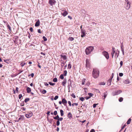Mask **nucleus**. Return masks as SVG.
<instances>
[{"label": "nucleus", "mask_w": 132, "mask_h": 132, "mask_svg": "<svg viewBox=\"0 0 132 132\" xmlns=\"http://www.w3.org/2000/svg\"><path fill=\"white\" fill-rule=\"evenodd\" d=\"M99 71L98 69L97 68H94L93 69L92 72V76L95 78H97L99 75Z\"/></svg>", "instance_id": "nucleus-1"}, {"label": "nucleus", "mask_w": 132, "mask_h": 132, "mask_svg": "<svg viewBox=\"0 0 132 132\" xmlns=\"http://www.w3.org/2000/svg\"><path fill=\"white\" fill-rule=\"evenodd\" d=\"M94 49L92 46H89L87 47L85 50V52L87 55H88Z\"/></svg>", "instance_id": "nucleus-2"}, {"label": "nucleus", "mask_w": 132, "mask_h": 132, "mask_svg": "<svg viewBox=\"0 0 132 132\" xmlns=\"http://www.w3.org/2000/svg\"><path fill=\"white\" fill-rule=\"evenodd\" d=\"M86 67L87 69H90L91 66L90 60L88 59H87L86 60Z\"/></svg>", "instance_id": "nucleus-3"}, {"label": "nucleus", "mask_w": 132, "mask_h": 132, "mask_svg": "<svg viewBox=\"0 0 132 132\" xmlns=\"http://www.w3.org/2000/svg\"><path fill=\"white\" fill-rule=\"evenodd\" d=\"M126 1H127V3L125 8L126 10H128L130 7V3L128 0H126Z\"/></svg>", "instance_id": "nucleus-4"}, {"label": "nucleus", "mask_w": 132, "mask_h": 132, "mask_svg": "<svg viewBox=\"0 0 132 132\" xmlns=\"http://www.w3.org/2000/svg\"><path fill=\"white\" fill-rule=\"evenodd\" d=\"M103 54L107 59H109V56L108 52L106 51H104L103 52Z\"/></svg>", "instance_id": "nucleus-5"}, {"label": "nucleus", "mask_w": 132, "mask_h": 132, "mask_svg": "<svg viewBox=\"0 0 132 132\" xmlns=\"http://www.w3.org/2000/svg\"><path fill=\"white\" fill-rule=\"evenodd\" d=\"M81 37H83L85 36V35H86L85 34L86 31L85 30H83L82 29H81Z\"/></svg>", "instance_id": "nucleus-6"}, {"label": "nucleus", "mask_w": 132, "mask_h": 132, "mask_svg": "<svg viewBox=\"0 0 132 132\" xmlns=\"http://www.w3.org/2000/svg\"><path fill=\"white\" fill-rule=\"evenodd\" d=\"M115 48L113 47H112V52L111 53V55L112 56V58L113 57L114 54L115 52Z\"/></svg>", "instance_id": "nucleus-7"}, {"label": "nucleus", "mask_w": 132, "mask_h": 132, "mask_svg": "<svg viewBox=\"0 0 132 132\" xmlns=\"http://www.w3.org/2000/svg\"><path fill=\"white\" fill-rule=\"evenodd\" d=\"M55 1L54 0H50L49 1V3L51 5L55 4Z\"/></svg>", "instance_id": "nucleus-8"}, {"label": "nucleus", "mask_w": 132, "mask_h": 132, "mask_svg": "<svg viewBox=\"0 0 132 132\" xmlns=\"http://www.w3.org/2000/svg\"><path fill=\"white\" fill-rule=\"evenodd\" d=\"M62 102L64 105H65L67 103V102L65 98H62Z\"/></svg>", "instance_id": "nucleus-9"}, {"label": "nucleus", "mask_w": 132, "mask_h": 132, "mask_svg": "<svg viewBox=\"0 0 132 132\" xmlns=\"http://www.w3.org/2000/svg\"><path fill=\"white\" fill-rule=\"evenodd\" d=\"M32 115V113H30L26 114V116L27 118H29L31 117Z\"/></svg>", "instance_id": "nucleus-10"}, {"label": "nucleus", "mask_w": 132, "mask_h": 132, "mask_svg": "<svg viewBox=\"0 0 132 132\" xmlns=\"http://www.w3.org/2000/svg\"><path fill=\"white\" fill-rule=\"evenodd\" d=\"M62 11H64L63 13H62L63 16H65L68 14V13L66 11L64 10H62Z\"/></svg>", "instance_id": "nucleus-11"}, {"label": "nucleus", "mask_w": 132, "mask_h": 132, "mask_svg": "<svg viewBox=\"0 0 132 132\" xmlns=\"http://www.w3.org/2000/svg\"><path fill=\"white\" fill-rule=\"evenodd\" d=\"M39 24H40V21L39 20H38L36 22V23L35 24V26L36 27H37L39 26Z\"/></svg>", "instance_id": "nucleus-12"}, {"label": "nucleus", "mask_w": 132, "mask_h": 132, "mask_svg": "<svg viewBox=\"0 0 132 132\" xmlns=\"http://www.w3.org/2000/svg\"><path fill=\"white\" fill-rule=\"evenodd\" d=\"M68 117L69 118L71 119L72 117V115L71 112H69L68 113Z\"/></svg>", "instance_id": "nucleus-13"}, {"label": "nucleus", "mask_w": 132, "mask_h": 132, "mask_svg": "<svg viewBox=\"0 0 132 132\" xmlns=\"http://www.w3.org/2000/svg\"><path fill=\"white\" fill-rule=\"evenodd\" d=\"M67 82V80L66 79H64L63 80V81L62 82V84L64 86H65V84Z\"/></svg>", "instance_id": "nucleus-14"}, {"label": "nucleus", "mask_w": 132, "mask_h": 132, "mask_svg": "<svg viewBox=\"0 0 132 132\" xmlns=\"http://www.w3.org/2000/svg\"><path fill=\"white\" fill-rule=\"evenodd\" d=\"M112 79V78H110L108 80V84L109 85H110L111 84Z\"/></svg>", "instance_id": "nucleus-15"}, {"label": "nucleus", "mask_w": 132, "mask_h": 132, "mask_svg": "<svg viewBox=\"0 0 132 132\" xmlns=\"http://www.w3.org/2000/svg\"><path fill=\"white\" fill-rule=\"evenodd\" d=\"M61 57L63 58L64 60H66L67 59V57L65 55H61Z\"/></svg>", "instance_id": "nucleus-16"}, {"label": "nucleus", "mask_w": 132, "mask_h": 132, "mask_svg": "<svg viewBox=\"0 0 132 132\" xmlns=\"http://www.w3.org/2000/svg\"><path fill=\"white\" fill-rule=\"evenodd\" d=\"M27 91L28 93H30L31 91V88L29 87H27Z\"/></svg>", "instance_id": "nucleus-17"}, {"label": "nucleus", "mask_w": 132, "mask_h": 132, "mask_svg": "<svg viewBox=\"0 0 132 132\" xmlns=\"http://www.w3.org/2000/svg\"><path fill=\"white\" fill-rule=\"evenodd\" d=\"M26 63L23 62H22L20 63V65L22 67L24 66L26 64Z\"/></svg>", "instance_id": "nucleus-18"}, {"label": "nucleus", "mask_w": 132, "mask_h": 132, "mask_svg": "<svg viewBox=\"0 0 132 132\" xmlns=\"http://www.w3.org/2000/svg\"><path fill=\"white\" fill-rule=\"evenodd\" d=\"M71 63H70V62L69 63L68 65V69H71Z\"/></svg>", "instance_id": "nucleus-19"}, {"label": "nucleus", "mask_w": 132, "mask_h": 132, "mask_svg": "<svg viewBox=\"0 0 132 132\" xmlns=\"http://www.w3.org/2000/svg\"><path fill=\"white\" fill-rule=\"evenodd\" d=\"M103 94L104 95V99H105V98L107 96V92H105L104 93H103Z\"/></svg>", "instance_id": "nucleus-20"}, {"label": "nucleus", "mask_w": 132, "mask_h": 132, "mask_svg": "<svg viewBox=\"0 0 132 132\" xmlns=\"http://www.w3.org/2000/svg\"><path fill=\"white\" fill-rule=\"evenodd\" d=\"M60 112L61 116H62L64 115L63 111L62 110H60Z\"/></svg>", "instance_id": "nucleus-21"}, {"label": "nucleus", "mask_w": 132, "mask_h": 132, "mask_svg": "<svg viewBox=\"0 0 132 132\" xmlns=\"http://www.w3.org/2000/svg\"><path fill=\"white\" fill-rule=\"evenodd\" d=\"M131 121V119L130 118L129 119L127 122V124H129L130 123Z\"/></svg>", "instance_id": "nucleus-22"}, {"label": "nucleus", "mask_w": 132, "mask_h": 132, "mask_svg": "<svg viewBox=\"0 0 132 132\" xmlns=\"http://www.w3.org/2000/svg\"><path fill=\"white\" fill-rule=\"evenodd\" d=\"M7 27L8 29H9L10 31L11 30V28L8 24H7Z\"/></svg>", "instance_id": "nucleus-23"}, {"label": "nucleus", "mask_w": 132, "mask_h": 132, "mask_svg": "<svg viewBox=\"0 0 132 132\" xmlns=\"http://www.w3.org/2000/svg\"><path fill=\"white\" fill-rule=\"evenodd\" d=\"M64 76L63 74H62L60 76V78L62 79H63L64 78Z\"/></svg>", "instance_id": "nucleus-24"}, {"label": "nucleus", "mask_w": 132, "mask_h": 132, "mask_svg": "<svg viewBox=\"0 0 132 132\" xmlns=\"http://www.w3.org/2000/svg\"><path fill=\"white\" fill-rule=\"evenodd\" d=\"M30 100V99L29 98H26L25 99L24 101V102L26 103H27L28 101H29Z\"/></svg>", "instance_id": "nucleus-25"}, {"label": "nucleus", "mask_w": 132, "mask_h": 132, "mask_svg": "<svg viewBox=\"0 0 132 132\" xmlns=\"http://www.w3.org/2000/svg\"><path fill=\"white\" fill-rule=\"evenodd\" d=\"M67 71L66 70H65L64 71L63 75L64 76H66L67 75Z\"/></svg>", "instance_id": "nucleus-26"}, {"label": "nucleus", "mask_w": 132, "mask_h": 132, "mask_svg": "<svg viewBox=\"0 0 132 132\" xmlns=\"http://www.w3.org/2000/svg\"><path fill=\"white\" fill-rule=\"evenodd\" d=\"M53 82H56L57 81V80L56 78H54L53 79Z\"/></svg>", "instance_id": "nucleus-27"}, {"label": "nucleus", "mask_w": 132, "mask_h": 132, "mask_svg": "<svg viewBox=\"0 0 132 132\" xmlns=\"http://www.w3.org/2000/svg\"><path fill=\"white\" fill-rule=\"evenodd\" d=\"M123 98L122 97H121L119 98V101L120 102H121L123 101Z\"/></svg>", "instance_id": "nucleus-28"}, {"label": "nucleus", "mask_w": 132, "mask_h": 132, "mask_svg": "<svg viewBox=\"0 0 132 132\" xmlns=\"http://www.w3.org/2000/svg\"><path fill=\"white\" fill-rule=\"evenodd\" d=\"M122 92V91L121 90H117L116 92V95H118L120 93H121Z\"/></svg>", "instance_id": "nucleus-29"}, {"label": "nucleus", "mask_w": 132, "mask_h": 132, "mask_svg": "<svg viewBox=\"0 0 132 132\" xmlns=\"http://www.w3.org/2000/svg\"><path fill=\"white\" fill-rule=\"evenodd\" d=\"M59 117L58 115H57L55 117H54L53 118L55 119H57L58 120V119L59 118Z\"/></svg>", "instance_id": "nucleus-30"}, {"label": "nucleus", "mask_w": 132, "mask_h": 132, "mask_svg": "<svg viewBox=\"0 0 132 132\" xmlns=\"http://www.w3.org/2000/svg\"><path fill=\"white\" fill-rule=\"evenodd\" d=\"M85 79H83L82 80V83H81V84L82 85H84L85 84Z\"/></svg>", "instance_id": "nucleus-31"}, {"label": "nucleus", "mask_w": 132, "mask_h": 132, "mask_svg": "<svg viewBox=\"0 0 132 132\" xmlns=\"http://www.w3.org/2000/svg\"><path fill=\"white\" fill-rule=\"evenodd\" d=\"M43 38L45 41H46L47 40V38L45 36H43Z\"/></svg>", "instance_id": "nucleus-32"}, {"label": "nucleus", "mask_w": 132, "mask_h": 132, "mask_svg": "<svg viewBox=\"0 0 132 132\" xmlns=\"http://www.w3.org/2000/svg\"><path fill=\"white\" fill-rule=\"evenodd\" d=\"M78 103H74L72 104V105L73 106L74 105H75L76 106H77L78 105Z\"/></svg>", "instance_id": "nucleus-33"}, {"label": "nucleus", "mask_w": 132, "mask_h": 132, "mask_svg": "<svg viewBox=\"0 0 132 132\" xmlns=\"http://www.w3.org/2000/svg\"><path fill=\"white\" fill-rule=\"evenodd\" d=\"M48 83L50 84V85L51 86H53L55 84V83H52L51 82H49Z\"/></svg>", "instance_id": "nucleus-34"}, {"label": "nucleus", "mask_w": 132, "mask_h": 132, "mask_svg": "<svg viewBox=\"0 0 132 132\" xmlns=\"http://www.w3.org/2000/svg\"><path fill=\"white\" fill-rule=\"evenodd\" d=\"M88 95L89 96V97H90V98L91 97H92L93 96V94L91 93H88Z\"/></svg>", "instance_id": "nucleus-35"}, {"label": "nucleus", "mask_w": 132, "mask_h": 132, "mask_svg": "<svg viewBox=\"0 0 132 132\" xmlns=\"http://www.w3.org/2000/svg\"><path fill=\"white\" fill-rule=\"evenodd\" d=\"M79 100L82 101H83L85 100L84 98L83 97H81L79 98Z\"/></svg>", "instance_id": "nucleus-36"}, {"label": "nucleus", "mask_w": 132, "mask_h": 132, "mask_svg": "<svg viewBox=\"0 0 132 132\" xmlns=\"http://www.w3.org/2000/svg\"><path fill=\"white\" fill-rule=\"evenodd\" d=\"M69 40H70L71 41H72L73 40H74V38L73 37H70L68 39Z\"/></svg>", "instance_id": "nucleus-37"}, {"label": "nucleus", "mask_w": 132, "mask_h": 132, "mask_svg": "<svg viewBox=\"0 0 132 132\" xmlns=\"http://www.w3.org/2000/svg\"><path fill=\"white\" fill-rule=\"evenodd\" d=\"M115 57H116V56H117V58L118 56L119 55V54H118L117 53L115 52Z\"/></svg>", "instance_id": "nucleus-38"}, {"label": "nucleus", "mask_w": 132, "mask_h": 132, "mask_svg": "<svg viewBox=\"0 0 132 132\" xmlns=\"http://www.w3.org/2000/svg\"><path fill=\"white\" fill-rule=\"evenodd\" d=\"M63 120V118L62 117H61L60 118H59H59L58 119V120H59V121H62Z\"/></svg>", "instance_id": "nucleus-39"}, {"label": "nucleus", "mask_w": 132, "mask_h": 132, "mask_svg": "<svg viewBox=\"0 0 132 132\" xmlns=\"http://www.w3.org/2000/svg\"><path fill=\"white\" fill-rule=\"evenodd\" d=\"M105 84V83L104 82H100L99 84V85H104Z\"/></svg>", "instance_id": "nucleus-40"}, {"label": "nucleus", "mask_w": 132, "mask_h": 132, "mask_svg": "<svg viewBox=\"0 0 132 132\" xmlns=\"http://www.w3.org/2000/svg\"><path fill=\"white\" fill-rule=\"evenodd\" d=\"M59 97V96H56L55 97H54V100H56Z\"/></svg>", "instance_id": "nucleus-41"}, {"label": "nucleus", "mask_w": 132, "mask_h": 132, "mask_svg": "<svg viewBox=\"0 0 132 132\" xmlns=\"http://www.w3.org/2000/svg\"><path fill=\"white\" fill-rule=\"evenodd\" d=\"M56 125L57 126H59L60 125V122L58 120L56 121Z\"/></svg>", "instance_id": "nucleus-42"}, {"label": "nucleus", "mask_w": 132, "mask_h": 132, "mask_svg": "<svg viewBox=\"0 0 132 132\" xmlns=\"http://www.w3.org/2000/svg\"><path fill=\"white\" fill-rule=\"evenodd\" d=\"M46 93V91L45 90H43L42 91V93L43 94H45Z\"/></svg>", "instance_id": "nucleus-43"}, {"label": "nucleus", "mask_w": 132, "mask_h": 132, "mask_svg": "<svg viewBox=\"0 0 132 132\" xmlns=\"http://www.w3.org/2000/svg\"><path fill=\"white\" fill-rule=\"evenodd\" d=\"M22 97V96L21 94H20L19 95V99H20Z\"/></svg>", "instance_id": "nucleus-44"}, {"label": "nucleus", "mask_w": 132, "mask_h": 132, "mask_svg": "<svg viewBox=\"0 0 132 132\" xmlns=\"http://www.w3.org/2000/svg\"><path fill=\"white\" fill-rule=\"evenodd\" d=\"M54 114L55 115H56L57 114V111H55L54 112Z\"/></svg>", "instance_id": "nucleus-45"}, {"label": "nucleus", "mask_w": 132, "mask_h": 132, "mask_svg": "<svg viewBox=\"0 0 132 132\" xmlns=\"http://www.w3.org/2000/svg\"><path fill=\"white\" fill-rule=\"evenodd\" d=\"M71 96L74 98H75L76 97V96L74 94H72L71 95Z\"/></svg>", "instance_id": "nucleus-46"}, {"label": "nucleus", "mask_w": 132, "mask_h": 132, "mask_svg": "<svg viewBox=\"0 0 132 132\" xmlns=\"http://www.w3.org/2000/svg\"><path fill=\"white\" fill-rule=\"evenodd\" d=\"M120 67H121L123 65V62L122 61H121L120 62Z\"/></svg>", "instance_id": "nucleus-47"}, {"label": "nucleus", "mask_w": 132, "mask_h": 132, "mask_svg": "<svg viewBox=\"0 0 132 132\" xmlns=\"http://www.w3.org/2000/svg\"><path fill=\"white\" fill-rule=\"evenodd\" d=\"M119 76L120 77L122 76L123 75V74L122 73H119Z\"/></svg>", "instance_id": "nucleus-48"}, {"label": "nucleus", "mask_w": 132, "mask_h": 132, "mask_svg": "<svg viewBox=\"0 0 132 132\" xmlns=\"http://www.w3.org/2000/svg\"><path fill=\"white\" fill-rule=\"evenodd\" d=\"M126 82H126V84H129V80H128V79L126 80Z\"/></svg>", "instance_id": "nucleus-49"}, {"label": "nucleus", "mask_w": 132, "mask_h": 132, "mask_svg": "<svg viewBox=\"0 0 132 132\" xmlns=\"http://www.w3.org/2000/svg\"><path fill=\"white\" fill-rule=\"evenodd\" d=\"M29 30L31 32L33 31V28L32 27H30L29 29Z\"/></svg>", "instance_id": "nucleus-50"}, {"label": "nucleus", "mask_w": 132, "mask_h": 132, "mask_svg": "<svg viewBox=\"0 0 132 132\" xmlns=\"http://www.w3.org/2000/svg\"><path fill=\"white\" fill-rule=\"evenodd\" d=\"M68 103L69 104L70 106H71V102L70 101H68Z\"/></svg>", "instance_id": "nucleus-51"}, {"label": "nucleus", "mask_w": 132, "mask_h": 132, "mask_svg": "<svg viewBox=\"0 0 132 132\" xmlns=\"http://www.w3.org/2000/svg\"><path fill=\"white\" fill-rule=\"evenodd\" d=\"M18 90L19 88L18 87H16V91L17 93H18Z\"/></svg>", "instance_id": "nucleus-52"}, {"label": "nucleus", "mask_w": 132, "mask_h": 132, "mask_svg": "<svg viewBox=\"0 0 132 132\" xmlns=\"http://www.w3.org/2000/svg\"><path fill=\"white\" fill-rule=\"evenodd\" d=\"M38 33H41V31L40 29L38 30Z\"/></svg>", "instance_id": "nucleus-53"}, {"label": "nucleus", "mask_w": 132, "mask_h": 132, "mask_svg": "<svg viewBox=\"0 0 132 132\" xmlns=\"http://www.w3.org/2000/svg\"><path fill=\"white\" fill-rule=\"evenodd\" d=\"M97 104H93V107L94 108H95L96 107V106Z\"/></svg>", "instance_id": "nucleus-54"}, {"label": "nucleus", "mask_w": 132, "mask_h": 132, "mask_svg": "<svg viewBox=\"0 0 132 132\" xmlns=\"http://www.w3.org/2000/svg\"><path fill=\"white\" fill-rule=\"evenodd\" d=\"M85 98L86 100H87L89 99V98H90V97H88V96H86L85 97Z\"/></svg>", "instance_id": "nucleus-55"}, {"label": "nucleus", "mask_w": 132, "mask_h": 132, "mask_svg": "<svg viewBox=\"0 0 132 132\" xmlns=\"http://www.w3.org/2000/svg\"><path fill=\"white\" fill-rule=\"evenodd\" d=\"M90 132H95V130L94 129H92L90 131Z\"/></svg>", "instance_id": "nucleus-56"}, {"label": "nucleus", "mask_w": 132, "mask_h": 132, "mask_svg": "<svg viewBox=\"0 0 132 132\" xmlns=\"http://www.w3.org/2000/svg\"><path fill=\"white\" fill-rule=\"evenodd\" d=\"M30 75L32 77H33L34 76V73H31V74Z\"/></svg>", "instance_id": "nucleus-57"}, {"label": "nucleus", "mask_w": 132, "mask_h": 132, "mask_svg": "<svg viewBox=\"0 0 132 132\" xmlns=\"http://www.w3.org/2000/svg\"><path fill=\"white\" fill-rule=\"evenodd\" d=\"M44 85L46 86H48V83H46V82H45L44 83Z\"/></svg>", "instance_id": "nucleus-58"}, {"label": "nucleus", "mask_w": 132, "mask_h": 132, "mask_svg": "<svg viewBox=\"0 0 132 132\" xmlns=\"http://www.w3.org/2000/svg\"><path fill=\"white\" fill-rule=\"evenodd\" d=\"M121 50L122 52H123V53H124V50L123 48H122V47L121 46Z\"/></svg>", "instance_id": "nucleus-59"}, {"label": "nucleus", "mask_w": 132, "mask_h": 132, "mask_svg": "<svg viewBox=\"0 0 132 132\" xmlns=\"http://www.w3.org/2000/svg\"><path fill=\"white\" fill-rule=\"evenodd\" d=\"M21 109L23 111H25L26 109L25 108H24V107H22L21 108Z\"/></svg>", "instance_id": "nucleus-60"}, {"label": "nucleus", "mask_w": 132, "mask_h": 132, "mask_svg": "<svg viewBox=\"0 0 132 132\" xmlns=\"http://www.w3.org/2000/svg\"><path fill=\"white\" fill-rule=\"evenodd\" d=\"M40 54H42V55H44H44H45V53H43V52H41L40 53Z\"/></svg>", "instance_id": "nucleus-61"}, {"label": "nucleus", "mask_w": 132, "mask_h": 132, "mask_svg": "<svg viewBox=\"0 0 132 132\" xmlns=\"http://www.w3.org/2000/svg\"><path fill=\"white\" fill-rule=\"evenodd\" d=\"M50 112L49 111H48L47 112V115H50Z\"/></svg>", "instance_id": "nucleus-62"}, {"label": "nucleus", "mask_w": 132, "mask_h": 132, "mask_svg": "<svg viewBox=\"0 0 132 132\" xmlns=\"http://www.w3.org/2000/svg\"><path fill=\"white\" fill-rule=\"evenodd\" d=\"M126 126V124H125L122 127V128H121V129H123Z\"/></svg>", "instance_id": "nucleus-63"}, {"label": "nucleus", "mask_w": 132, "mask_h": 132, "mask_svg": "<svg viewBox=\"0 0 132 132\" xmlns=\"http://www.w3.org/2000/svg\"><path fill=\"white\" fill-rule=\"evenodd\" d=\"M56 130L57 131H58L59 130V128L58 127H57V129H56Z\"/></svg>", "instance_id": "nucleus-64"}]
</instances>
